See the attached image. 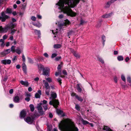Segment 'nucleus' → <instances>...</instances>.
I'll list each match as a JSON object with an SVG mask.
<instances>
[{"label":"nucleus","mask_w":131,"mask_h":131,"mask_svg":"<svg viewBox=\"0 0 131 131\" xmlns=\"http://www.w3.org/2000/svg\"><path fill=\"white\" fill-rule=\"evenodd\" d=\"M59 0L56 4L57 7L68 16L71 17L76 16V13L73 12L70 7H73L79 2L80 0Z\"/></svg>","instance_id":"nucleus-1"},{"label":"nucleus","mask_w":131,"mask_h":131,"mask_svg":"<svg viewBox=\"0 0 131 131\" xmlns=\"http://www.w3.org/2000/svg\"><path fill=\"white\" fill-rule=\"evenodd\" d=\"M59 128L61 131H78L73 122L70 120L62 121L59 124Z\"/></svg>","instance_id":"nucleus-2"},{"label":"nucleus","mask_w":131,"mask_h":131,"mask_svg":"<svg viewBox=\"0 0 131 131\" xmlns=\"http://www.w3.org/2000/svg\"><path fill=\"white\" fill-rule=\"evenodd\" d=\"M15 25L12 23L10 24L9 26H7L4 28H3L2 26H0V32H6L8 29L10 28H14Z\"/></svg>","instance_id":"nucleus-3"},{"label":"nucleus","mask_w":131,"mask_h":131,"mask_svg":"<svg viewBox=\"0 0 131 131\" xmlns=\"http://www.w3.org/2000/svg\"><path fill=\"white\" fill-rule=\"evenodd\" d=\"M70 23L69 21L66 19L64 21V22L59 24V26L60 29L64 28L66 26L69 24Z\"/></svg>","instance_id":"nucleus-4"},{"label":"nucleus","mask_w":131,"mask_h":131,"mask_svg":"<svg viewBox=\"0 0 131 131\" xmlns=\"http://www.w3.org/2000/svg\"><path fill=\"white\" fill-rule=\"evenodd\" d=\"M42 103H40L38 104L37 105V108L38 110L39 113L41 114H43V109L42 107Z\"/></svg>","instance_id":"nucleus-5"},{"label":"nucleus","mask_w":131,"mask_h":131,"mask_svg":"<svg viewBox=\"0 0 131 131\" xmlns=\"http://www.w3.org/2000/svg\"><path fill=\"white\" fill-rule=\"evenodd\" d=\"M49 104L51 105H53V106L55 108H57L58 105L59 104V102L56 100L54 99L52 101H50L49 102Z\"/></svg>","instance_id":"nucleus-6"},{"label":"nucleus","mask_w":131,"mask_h":131,"mask_svg":"<svg viewBox=\"0 0 131 131\" xmlns=\"http://www.w3.org/2000/svg\"><path fill=\"white\" fill-rule=\"evenodd\" d=\"M49 68L47 67H46L43 70L42 74L43 75H46L47 76H49Z\"/></svg>","instance_id":"nucleus-7"},{"label":"nucleus","mask_w":131,"mask_h":131,"mask_svg":"<svg viewBox=\"0 0 131 131\" xmlns=\"http://www.w3.org/2000/svg\"><path fill=\"white\" fill-rule=\"evenodd\" d=\"M2 16H0V20H1V21L2 22L4 21H5L6 19L8 17L5 14L4 12H2L1 14Z\"/></svg>","instance_id":"nucleus-8"},{"label":"nucleus","mask_w":131,"mask_h":131,"mask_svg":"<svg viewBox=\"0 0 131 131\" xmlns=\"http://www.w3.org/2000/svg\"><path fill=\"white\" fill-rule=\"evenodd\" d=\"M24 119L26 122L29 124L32 123L33 121V118L29 117H28L26 118H24Z\"/></svg>","instance_id":"nucleus-9"},{"label":"nucleus","mask_w":131,"mask_h":131,"mask_svg":"<svg viewBox=\"0 0 131 131\" xmlns=\"http://www.w3.org/2000/svg\"><path fill=\"white\" fill-rule=\"evenodd\" d=\"M1 62L4 64H9L11 63V60L9 59H4L1 61Z\"/></svg>","instance_id":"nucleus-10"},{"label":"nucleus","mask_w":131,"mask_h":131,"mask_svg":"<svg viewBox=\"0 0 131 131\" xmlns=\"http://www.w3.org/2000/svg\"><path fill=\"white\" fill-rule=\"evenodd\" d=\"M26 114V112L24 110L22 111L20 113V117L21 118H24Z\"/></svg>","instance_id":"nucleus-11"},{"label":"nucleus","mask_w":131,"mask_h":131,"mask_svg":"<svg viewBox=\"0 0 131 131\" xmlns=\"http://www.w3.org/2000/svg\"><path fill=\"white\" fill-rule=\"evenodd\" d=\"M43 82L44 85L46 89H50V87L49 84L47 82H46L45 80H43Z\"/></svg>","instance_id":"nucleus-12"},{"label":"nucleus","mask_w":131,"mask_h":131,"mask_svg":"<svg viewBox=\"0 0 131 131\" xmlns=\"http://www.w3.org/2000/svg\"><path fill=\"white\" fill-rule=\"evenodd\" d=\"M13 101L15 103H18L20 102V99L18 96H16L13 98Z\"/></svg>","instance_id":"nucleus-13"},{"label":"nucleus","mask_w":131,"mask_h":131,"mask_svg":"<svg viewBox=\"0 0 131 131\" xmlns=\"http://www.w3.org/2000/svg\"><path fill=\"white\" fill-rule=\"evenodd\" d=\"M41 95V91L40 90H39L35 94V97L36 98H39L40 97V95Z\"/></svg>","instance_id":"nucleus-14"},{"label":"nucleus","mask_w":131,"mask_h":131,"mask_svg":"<svg viewBox=\"0 0 131 131\" xmlns=\"http://www.w3.org/2000/svg\"><path fill=\"white\" fill-rule=\"evenodd\" d=\"M113 13H110L109 14H106L103 15L102 17L103 18H106L110 17L113 15Z\"/></svg>","instance_id":"nucleus-15"},{"label":"nucleus","mask_w":131,"mask_h":131,"mask_svg":"<svg viewBox=\"0 0 131 131\" xmlns=\"http://www.w3.org/2000/svg\"><path fill=\"white\" fill-rule=\"evenodd\" d=\"M56 112L59 115L63 117L64 116V114L63 112L60 110L57 109Z\"/></svg>","instance_id":"nucleus-16"},{"label":"nucleus","mask_w":131,"mask_h":131,"mask_svg":"<svg viewBox=\"0 0 131 131\" xmlns=\"http://www.w3.org/2000/svg\"><path fill=\"white\" fill-rule=\"evenodd\" d=\"M71 96H75V98L79 101H81L82 100V99H81V97L78 96L75 93H72L71 94Z\"/></svg>","instance_id":"nucleus-17"},{"label":"nucleus","mask_w":131,"mask_h":131,"mask_svg":"<svg viewBox=\"0 0 131 131\" xmlns=\"http://www.w3.org/2000/svg\"><path fill=\"white\" fill-rule=\"evenodd\" d=\"M34 32L35 34L38 35L39 37H40L41 33L40 30L35 29L34 30Z\"/></svg>","instance_id":"nucleus-18"},{"label":"nucleus","mask_w":131,"mask_h":131,"mask_svg":"<svg viewBox=\"0 0 131 131\" xmlns=\"http://www.w3.org/2000/svg\"><path fill=\"white\" fill-rule=\"evenodd\" d=\"M20 83L22 85H24L26 86H28L29 84L28 82L27 81H24L23 80L20 81Z\"/></svg>","instance_id":"nucleus-19"},{"label":"nucleus","mask_w":131,"mask_h":131,"mask_svg":"<svg viewBox=\"0 0 131 131\" xmlns=\"http://www.w3.org/2000/svg\"><path fill=\"white\" fill-rule=\"evenodd\" d=\"M113 0H111L108 2L106 4V5L105 6V7H108L110 6V5L112 3H114Z\"/></svg>","instance_id":"nucleus-20"},{"label":"nucleus","mask_w":131,"mask_h":131,"mask_svg":"<svg viewBox=\"0 0 131 131\" xmlns=\"http://www.w3.org/2000/svg\"><path fill=\"white\" fill-rule=\"evenodd\" d=\"M5 46V44L3 39H0V46L2 47H3Z\"/></svg>","instance_id":"nucleus-21"},{"label":"nucleus","mask_w":131,"mask_h":131,"mask_svg":"<svg viewBox=\"0 0 131 131\" xmlns=\"http://www.w3.org/2000/svg\"><path fill=\"white\" fill-rule=\"evenodd\" d=\"M44 58L42 57H38L36 59V61H42L44 60Z\"/></svg>","instance_id":"nucleus-22"},{"label":"nucleus","mask_w":131,"mask_h":131,"mask_svg":"<svg viewBox=\"0 0 131 131\" xmlns=\"http://www.w3.org/2000/svg\"><path fill=\"white\" fill-rule=\"evenodd\" d=\"M22 68L24 72L25 73H26V67L25 63H23V64Z\"/></svg>","instance_id":"nucleus-23"},{"label":"nucleus","mask_w":131,"mask_h":131,"mask_svg":"<svg viewBox=\"0 0 131 131\" xmlns=\"http://www.w3.org/2000/svg\"><path fill=\"white\" fill-rule=\"evenodd\" d=\"M82 5H84L85 8H86L88 5L87 0H82Z\"/></svg>","instance_id":"nucleus-24"},{"label":"nucleus","mask_w":131,"mask_h":131,"mask_svg":"<svg viewBox=\"0 0 131 131\" xmlns=\"http://www.w3.org/2000/svg\"><path fill=\"white\" fill-rule=\"evenodd\" d=\"M103 129L105 131H113L111 128L107 126H104L103 128Z\"/></svg>","instance_id":"nucleus-25"},{"label":"nucleus","mask_w":131,"mask_h":131,"mask_svg":"<svg viewBox=\"0 0 131 131\" xmlns=\"http://www.w3.org/2000/svg\"><path fill=\"white\" fill-rule=\"evenodd\" d=\"M61 47V45L60 44H55L53 46L54 48L58 49L60 48Z\"/></svg>","instance_id":"nucleus-26"},{"label":"nucleus","mask_w":131,"mask_h":131,"mask_svg":"<svg viewBox=\"0 0 131 131\" xmlns=\"http://www.w3.org/2000/svg\"><path fill=\"white\" fill-rule=\"evenodd\" d=\"M97 59L98 61L101 62L103 64L104 63V61L101 58L97 57Z\"/></svg>","instance_id":"nucleus-27"},{"label":"nucleus","mask_w":131,"mask_h":131,"mask_svg":"<svg viewBox=\"0 0 131 131\" xmlns=\"http://www.w3.org/2000/svg\"><path fill=\"white\" fill-rule=\"evenodd\" d=\"M15 52L18 54H20L21 53V51L20 48L19 47H17V49L15 50Z\"/></svg>","instance_id":"nucleus-28"},{"label":"nucleus","mask_w":131,"mask_h":131,"mask_svg":"<svg viewBox=\"0 0 131 131\" xmlns=\"http://www.w3.org/2000/svg\"><path fill=\"white\" fill-rule=\"evenodd\" d=\"M77 89L79 92H81V89L80 87V85L78 84L77 85Z\"/></svg>","instance_id":"nucleus-29"},{"label":"nucleus","mask_w":131,"mask_h":131,"mask_svg":"<svg viewBox=\"0 0 131 131\" xmlns=\"http://www.w3.org/2000/svg\"><path fill=\"white\" fill-rule=\"evenodd\" d=\"M72 52L73 53L74 56L76 58H79V57L80 56L75 51H72Z\"/></svg>","instance_id":"nucleus-30"},{"label":"nucleus","mask_w":131,"mask_h":131,"mask_svg":"<svg viewBox=\"0 0 131 131\" xmlns=\"http://www.w3.org/2000/svg\"><path fill=\"white\" fill-rule=\"evenodd\" d=\"M51 97L53 99H55L57 97V94L54 93H52L51 94Z\"/></svg>","instance_id":"nucleus-31"},{"label":"nucleus","mask_w":131,"mask_h":131,"mask_svg":"<svg viewBox=\"0 0 131 131\" xmlns=\"http://www.w3.org/2000/svg\"><path fill=\"white\" fill-rule=\"evenodd\" d=\"M33 24L34 26L39 28L41 26V24L39 23H38L37 24L33 23Z\"/></svg>","instance_id":"nucleus-32"},{"label":"nucleus","mask_w":131,"mask_h":131,"mask_svg":"<svg viewBox=\"0 0 131 131\" xmlns=\"http://www.w3.org/2000/svg\"><path fill=\"white\" fill-rule=\"evenodd\" d=\"M29 107L31 111L32 112L34 110V105L32 104H30L29 105Z\"/></svg>","instance_id":"nucleus-33"},{"label":"nucleus","mask_w":131,"mask_h":131,"mask_svg":"<svg viewBox=\"0 0 131 131\" xmlns=\"http://www.w3.org/2000/svg\"><path fill=\"white\" fill-rule=\"evenodd\" d=\"M118 60L119 61H122L123 60V58L122 56H120L118 57Z\"/></svg>","instance_id":"nucleus-34"},{"label":"nucleus","mask_w":131,"mask_h":131,"mask_svg":"<svg viewBox=\"0 0 131 131\" xmlns=\"http://www.w3.org/2000/svg\"><path fill=\"white\" fill-rule=\"evenodd\" d=\"M6 13L10 14L12 13V10L11 9L8 8L6 9Z\"/></svg>","instance_id":"nucleus-35"},{"label":"nucleus","mask_w":131,"mask_h":131,"mask_svg":"<svg viewBox=\"0 0 131 131\" xmlns=\"http://www.w3.org/2000/svg\"><path fill=\"white\" fill-rule=\"evenodd\" d=\"M38 67L41 70H43L45 68L43 66L40 64L38 65Z\"/></svg>","instance_id":"nucleus-36"},{"label":"nucleus","mask_w":131,"mask_h":131,"mask_svg":"<svg viewBox=\"0 0 131 131\" xmlns=\"http://www.w3.org/2000/svg\"><path fill=\"white\" fill-rule=\"evenodd\" d=\"M46 79L49 83H50L52 81V79L50 78H46Z\"/></svg>","instance_id":"nucleus-37"},{"label":"nucleus","mask_w":131,"mask_h":131,"mask_svg":"<svg viewBox=\"0 0 131 131\" xmlns=\"http://www.w3.org/2000/svg\"><path fill=\"white\" fill-rule=\"evenodd\" d=\"M89 123V122L86 121L82 119V124L86 125Z\"/></svg>","instance_id":"nucleus-38"},{"label":"nucleus","mask_w":131,"mask_h":131,"mask_svg":"<svg viewBox=\"0 0 131 131\" xmlns=\"http://www.w3.org/2000/svg\"><path fill=\"white\" fill-rule=\"evenodd\" d=\"M58 72H56L55 75L56 76H57L58 75H61V71H58Z\"/></svg>","instance_id":"nucleus-39"},{"label":"nucleus","mask_w":131,"mask_h":131,"mask_svg":"<svg viewBox=\"0 0 131 131\" xmlns=\"http://www.w3.org/2000/svg\"><path fill=\"white\" fill-rule=\"evenodd\" d=\"M6 54H8L10 52V50L9 49H7L4 50Z\"/></svg>","instance_id":"nucleus-40"},{"label":"nucleus","mask_w":131,"mask_h":131,"mask_svg":"<svg viewBox=\"0 0 131 131\" xmlns=\"http://www.w3.org/2000/svg\"><path fill=\"white\" fill-rule=\"evenodd\" d=\"M121 78L122 80L124 82H126V79L125 76L123 75H122L121 76Z\"/></svg>","instance_id":"nucleus-41"},{"label":"nucleus","mask_w":131,"mask_h":131,"mask_svg":"<svg viewBox=\"0 0 131 131\" xmlns=\"http://www.w3.org/2000/svg\"><path fill=\"white\" fill-rule=\"evenodd\" d=\"M75 108L78 111L80 110V106L79 105L76 104L75 106Z\"/></svg>","instance_id":"nucleus-42"},{"label":"nucleus","mask_w":131,"mask_h":131,"mask_svg":"<svg viewBox=\"0 0 131 131\" xmlns=\"http://www.w3.org/2000/svg\"><path fill=\"white\" fill-rule=\"evenodd\" d=\"M50 89H46V95H49V93L50 91Z\"/></svg>","instance_id":"nucleus-43"},{"label":"nucleus","mask_w":131,"mask_h":131,"mask_svg":"<svg viewBox=\"0 0 131 131\" xmlns=\"http://www.w3.org/2000/svg\"><path fill=\"white\" fill-rule=\"evenodd\" d=\"M82 94H84V97H86L87 96V94L86 92L84 90H82Z\"/></svg>","instance_id":"nucleus-44"},{"label":"nucleus","mask_w":131,"mask_h":131,"mask_svg":"<svg viewBox=\"0 0 131 131\" xmlns=\"http://www.w3.org/2000/svg\"><path fill=\"white\" fill-rule=\"evenodd\" d=\"M28 59L29 62L31 63H33V60L30 58H28Z\"/></svg>","instance_id":"nucleus-45"},{"label":"nucleus","mask_w":131,"mask_h":131,"mask_svg":"<svg viewBox=\"0 0 131 131\" xmlns=\"http://www.w3.org/2000/svg\"><path fill=\"white\" fill-rule=\"evenodd\" d=\"M102 40H103V44L104 45V42L105 41V37L104 35H103L102 36Z\"/></svg>","instance_id":"nucleus-46"},{"label":"nucleus","mask_w":131,"mask_h":131,"mask_svg":"<svg viewBox=\"0 0 131 131\" xmlns=\"http://www.w3.org/2000/svg\"><path fill=\"white\" fill-rule=\"evenodd\" d=\"M11 51L13 52H15V47L14 46H12L11 47Z\"/></svg>","instance_id":"nucleus-47"},{"label":"nucleus","mask_w":131,"mask_h":131,"mask_svg":"<svg viewBox=\"0 0 131 131\" xmlns=\"http://www.w3.org/2000/svg\"><path fill=\"white\" fill-rule=\"evenodd\" d=\"M0 54L2 56H5L6 55V54L5 52L4 51L1 53Z\"/></svg>","instance_id":"nucleus-48"},{"label":"nucleus","mask_w":131,"mask_h":131,"mask_svg":"<svg viewBox=\"0 0 131 131\" xmlns=\"http://www.w3.org/2000/svg\"><path fill=\"white\" fill-rule=\"evenodd\" d=\"M127 81L129 82L130 83L131 82V79L129 77H128L127 78Z\"/></svg>","instance_id":"nucleus-49"},{"label":"nucleus","mask_w":131,"mask_h":131,"mask_svg":"<svg viewBox=\"0 0 131 131\" xmlns=\"http://www.w3.org/2000/svg\"><path fill=\"white\" fill-rule=\"evenodd\" d=\"M56 31H54V30H52V32L55 35H56V34H57L58 32L57 31L58 30L57 29H56Z\"/></svg>","instance_id":"nucleus-50"},{"label":"nucleus","mask_w":131,"mask_h":131,"mask_svg":"<svg viewBox=\"0 0 131 131\" xmlns=\"http://www.w3.org/2000/svg\"><path fill=\"white\" fill-rule=\"evenodd\" d=\"M61 66L60 64H59L58 65V67L57 69L58 71H61Z\"/></svg>","instance_id":"nucleus-51"},{"label":"nucleus","mask_w":131,"mask_h":131,"mask_svg":"<svg viewBox=\"0 0 131 131\" xmlns=\"http://www.w3.org/2000/svg\"><path fill=\"white\" fill-rule=\"evenodd\" d=\"M31 19L32 21H35L36 20V17L34 16H32L31 17Z\"/></svg>","instance_id":"nucleus-52"},{"label":"nucleus","mask_w":131,"mask_h":131,"mask_svg":"<svg viewBox=\"0 0 131 131\" xmlns=\"http://www.w3.org/2000/svg\"><path fill=\"white\" fill-rule=\"evenodd\" d=\"M57 80L58 81V82H59L60 84V85H61V80L60 78H58L57 79Z\"/></svg>","instance_id":"nucleus-53"},{"label":"nucleus","mask_w":131,"mask_h":131,"mask_svg":"<svg viewBox=\"0 0 131 131\" xmlns=\"http://www.w3.org/2000/svg\"><path fill=\"white\" fill-rule=\"evenodd\" d=\"M114 80L115 82L116 83L117 82V78L116 76H115L114 78Z\"/></svg>","instance_id":"nucleus-54"},{"label":"nucleus","mask_w":131,"mask_h":131,"mask_svg":"<svg viewBox=\"0 0 131 131\" xmlns=\"http://www.w3.org/2000/svg\"><path fill=\"white\" fill-rule=\"evenodd\" d=\"M57 56V54L56 53H53L52 54L51 56V58H53Z\"/></svg>","instance_id":"nucleus-55"},{"label":"nucleus","mask_w":131,"mask_h":131,"mask_svg":"<svg viewBox=\"0 0 131 131\" xmlns=\"http://www.w3.org/2000/svg\"><path fill=\"white\" fill-rule=\"evenodd\" d=\"M22 58L23 61L24 62H24H25V56L23 54L22 56Z\"/></svg>","instance_id":"nucleus-56"},{"label":"nucleus","mask_w":131,"mask_h":131,"mask_svg":"<svg viewBox=\"0 0 131 131\" xmlns=\"http://www.w3.org/2000/svg\"><path fill=\"white\" fill-rule=\"evenodd\" d=\"M43 55L46 58H48L49 56L48 54L46 53L45 52L43 54Z\"/></svg>","instance_id":"nucleus-57"},{"label":"nucleus","mask_w":131,"mask_h":131,"mask_svg":"<svg viewBox=\"0 0 131 131\" xmlns=\"http://www.w3.org/2000/svg\"><path fill=\"white\" fill-rule=\"evenodd\" d=\"M62 73L64 75H67V73L66 71L65 70H64L63 71Z\"/></svg>","instance_id":"nucleus-58"},{"label":"nucleus","mask_w":131,"mask_h":131,"mask_svg":"<svg viewBox=\"0 0 131 131\" xmlns=\"http://www.w3.org/2000/svg\"><path fill=\"white\" fill-rule=\"evenodd\" d=\"M61 58V57H57L55 58V60L56 61H58Z\"/></svg>","instance_id":"nucleus-59"},{"label":"nucleus","mask_w":131,"mask_h":131,"mask_svg":"<svg viewBox=\"0 0 131 131\" xmlns=\"http://www.w3.org/2000/svg\"><path fill=\"white\" fill-rule=\"evenodd\" d=\"M39 78L38 77H36V78H34V81H35L37 82L39 80Z\"/></svg>","instance_id":"nucleus-60"},{"label":"nucleus","mask_w":131,"mask_h":131,"mask_svg":"<svg viewBox=\"0 0 131 131\" xmlns=\"http://www.w3.org/2000/svg\"><path fill=\"white\" fill-rule=\"evenodd\" d=\"M43 106L44 109L45 110H46L47 109L48 107L46 105H43Z\"/></svg>","instance_id":"nucleus-61"},{"label":"nucleus","mask_w":131,"mask_h":131,"mask_svg":"<svg viewBox=\"0 0 131 131\" xmlns=\"http://www.w3.org/2000/svg\"><path fill=\"white\" fill-rule=\"evenodd\" d=\"M17 59V58L16 56H15L14 57V58L12 59V60L13 61H14L16 60Z\"/></svg>","instance_id":"nucleus-62"},{"label":"nucleus","mask_w":131,"mask_h":131,"mask_svg":"<svg viewBox=\"0 0 131 131\" xmlns=\"http://www.w3.org/2000/svg\"><path fill=\"white\" fill-rule=\"evenodd\" d=\"M72 31H69L68 32V36H69L71 35L72 34Z\"/></svg>","instance_id":"nucleus-63"},{"label":"nucleus","mask_w":131,"mask_h":131,"mask_svg":"<svg viewBox=\"0 0 131 131\" xmlns=\"http://www.w3.org/2000/svg\"><path fill=\"white\" fill-rule=\"evenodd\" d=\"M25 100L27 102H29L30 100V98L29 97H27L25 98Z\"/></svg>","instance_id":"nucleus-64"}]
</instances>
